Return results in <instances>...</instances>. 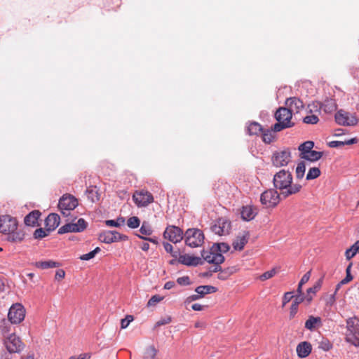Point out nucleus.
Masks as SVG:
<instances>
[{
    "label": "nucleus",
    "instance_id": "1",
    "mask_svg": "<svg viewBox=\"0 0 359 359\" xmlns=\"http://www.w3.org/2000/svg\"><path fill=\"white\" fill-rule=\"evenodd\" d=\"M273 186L280 191L284 198H287L300 192L302 186L299 183H293L292 172L288 170L282 169L276 172L273 178Z\"/></svg>",
    "mask_w": 359,
    "mask_h": 359
},
{
    "label": "nucleus",
    "instance_id": "2",
    "mask_svg": "<svg viewBox=\"0 0 359 359\" xmlns=\"http://www.w3.org/2000/svg\"><path fill=\"white\" fill-rule=\"evenodd\" d=\"M0 233L6 236L11 243H21L25 237V231L19 228L16 218L8 215L0 216Z\"/></svg>",
    "mask_w": 359,
    "mask_h": 359
},
{
    "label": "nucleus",
    "instance_id": "3",
    "mask_svg": "<svg viewBox=\"0 0 359 359\" xmlns=\"http://www.w3.org/2000/svg\"><path fill=\"white\" fill-rule=\"evenodd\" d=\"M292 113L287 107H280L275 113V118L278 123L272 128L273 132H279L283 129L291 128L294 123L291 121Z\"/></svg>",
    "mask_w": 359,
    "mask_h": 359
},
{
    "label": "nucleus",
    "instance_id": "4",
    "mask_svg": "<svg viewBox=\"0 0 359 359\" xmlns=\"http://www.w3.org/2000/svg\"><path fill=\"white\" fill-rule=\"evenodd\" d=\"M204 234L198 229H189L184 233L186 245L191 248H198L202 245L204 242Z\"/></svg>",
    "mask_w": 359,
    "mask_h": 359
},
{
    "label": "nucleus",
    "instance_id": "5",
    "mask_svg": "<svg viewBox=\"0 0 359 359\" xmlns=\"http://www.w3.org/2000/svg\"><path fill=\"white\" fill-rule=\"evenodd\" d=\"M133 201L138 208H145L154 201V198L148 190L142 189L134 191Z\"/></svg>",
    "mask_w": 359,
    "mask_h": 359
},
{
    "label": "nucleus",
    "instance_id": "6",
    "mask_svg": "<svg viewBox=\"0 0 359 359\" xmlns=\"http://www.w3.org/2000/svg\"><path fill=\"white\" fill-rule=\"evenodd\" d=\"M78 205V200L71 194H64L59 201L58 208L65 217L70 215V212Z\"/></svg>",
    "mask_w": 359,
    "mask_h": 359
},
{
    "label": "nucleus",
    "instance_id": "7",
    "mask_svg": "<svg viewBox=\"0 0 359 359\" xmlns=\"http://www.w3.org/2000/svg\"><path fill=\"white\" fill-rule=\"evenodd\" d=\"M260 201L266 208L276 207L280 202V194L276 189H268L261 194Z\"/></svg>",
    "mask_w": 359,
    "mask_h": 359
},
{
    "label": "nucleus",
    "instance_id": "8",
    "mask_svg": "<svg viewBox=\"0 0 359 359\" xmlns=\"http://www.w3.org/2000/svg\"><path fill=\"white\" fill-rule=\"evenodd\" d=\"M25 316V309L20 304H13L9 309L8 313V320L12 324L21 323Z\"/></svg>",
    "mask_w": 359,
    "mask_h": 359
},
{
    "label": "nucleus",
    "instance_id": "9",
    "mask_svg": "<svg viewBox=\"0 0 359 359\" xmlns=\"http://www.w3.org/2000/svg\"><path fill=\"white\" fill-rule=\"evenodd\" d=\"M271 161L276 167L286 166L291 161V153L289 150L276 151L272 156Z\"/></svg>",
    "mask_w": 359,
    "mask_h": 359
},
{
    "label": "nucleus",
    "instance_id": "10",
    "mask_svg": "<svg viewBox=\"0 0 359 359\" xmlns=\"http://www.w3.org/2000/svg\"><path fill=\"white\" fill-rule=\"evenodd\" d=\"M4 344L10 353H18L23 348V344L20 339L15 334H11L4 339Z\"/></svg>",
    "mask_w": 359,
    "mask_h": 359
},
{
    "label": "nucleus",
    "instance_id": "11",
    "mask_svg": "<svg viewBox=\"0 0 359 359\" xmlns=\"http://www.w3.org/2000/svg\"><path fill=\"white\" fill-rule=\"evenodd\" d=\"M335 120L338 124L341 126H355L358 121L355 114L348 113L343 110L339 111L335 114Z\"/></svg>",
    "mask_w": 359,
    "mask_h": 359
},
{
    "label": "nucleus",
    "instance_id": "12",
    "mask_svg": "<svg viewBox=\"0 0 359 359\" xmlns=\"http://www.w3.org/2000/svg\"><path fill=\"white\" fill-rule=\"evenodd\" d=\"M86 222L83 218H81L76 223L70 222L61 226L58 229V233L62 234L69 232H81L86 229Z\"/></svg>",
    "mask_w": 359,
    "mask_h": 359
},
{
    "label": "nucleus",
    "instance_id": "13",
    "mask_svg": "<svg viewBox=\"0 0 359 359\" xmlns=\"http://www.w3.org/2000/svg\"><path fill=\"white\" fill-rule=\"evenodd\" d=\"M163 236L170 242L177 243L183 239V231L176 226H168L163 233Z\"/></svg>",
    "mask_w": 359,
    "mask_h": 359
},
{
    "label": "nucleus",
    "instance_id": "14",
    "mask_svg": "<svg viewBox=\"0 0 359 359\" xmlns=\"http://www.w3.org/2000/svg\"><path fill=\"white\" fill-rule=\"evenodd\" d=\"M231 222L226 218H219L211 227L212 231L219 236L227 235L231 231Z\"/></svg>",
    "mask_w": 359,
    "mask_h": 359
},
{
    "label": "nucleus",
    "instance_id": "15",
    "mask_svg": "<svg viewBox=\"0 0 359 359\" xmlns=\"http://www.w3.org/2000/svg\"><path fill=\"white\" fill-rule=\"evenodd\" d=\"M203 259L210 264H222L224 262V257L222 254L213 250V248L208 251L203 250L201 252Z\"/></svg>",
    "mask_w": 359,
    "mask_h": 359
},
{
    "label": "nucleus",
    "instance_id": "16",
    "mask_svg": "<svg viewBox=\"0 0 359 359\" xmlns=\"http://www.w3.org/2000/svg\"><path fill=\"white\" fill-rule=\"evenodd\" d=\"M285 104L292 114L299 113L304 107L302 100L296 97L287 98Z\"/></svg>",
    "mask_w": 359,
    "mask_h": 359
},
{
    "label": "nucleus",
    "instance_id": "17",
    "mask_svg": "<svg viewBox=\"0 0 359 359\" xmlns=\"http://www.w3.org/2000/svg\"><path fill=\"white\" fill-rule=\"evenodd\" d=\"M250 233L248 231H244L240 233L232 243L233 249L241 251L248 243Z\"/></svg>",
    "mask_w": 359,
    "mask_h": 359
},
{
    "label": "nucleus",
    "instance_id": "18",
    "mask_svg": "<svg viewBox=\"0 0 359 359\" xmlns=\"http://www.w3.org/2000/svg\"><path fill=\"white\" fill-rule=\"evenodd\" d=\"M121 239V234L117 231H107L100 233L99 240L104 243H111Z\"/></svg>",
    "mask_w": 359,
    "mask_h": 359
},
{
    "label": "nucleus",
    "instance_id": "19",
    "mask_svg": "<svg viewBox=\"0 0 359 359\" xmlns=\"http://www.w3.org/2000/svg\"><path fill=\"white\" fill-rule=\"evenodd\" d=\"M178 262L187 266H198L203 264V261L200 257L191 256L189 255H180Z\"/></svg>",
    "mask_w": 359,
    "mask_h": 359
},
{
    "label": "nucleus",
    "instance_id": "20",
    "mask_svg": "<svg viewBox=\"0 0 359 359\" xmlns=\"http://www.w3.org/2000/svg\"><path fill=\"white\" fill-rule=\"evenodd\" d=\"M60 216L57 214H50L45 220L46 231L50 232L55 230L60 224Z\"/></svg>",
    "mask_w": 359,
    "mask_h": 359
},
{
    "label": "nucleus",
    "instance_id": "21",
    "mask_svg": "<svg viewBox=\"0 0 359 359\" xmlns=\"http://www.w3.org/2000/svg\"><path fill=\"white\" fill-rule=\"evenodd\" d=\"M296 351L299 358H306L311 353L312 346L308 341H302L297 345Z\"/></svg>",
    "mask_w": 359,
    "mask_h": 359
},
{
    "label": "nucleus",
    "instance_id": "22",
    "mask_svg": "<svg viewBox=\"0 0 359 359\" xmlns=\"http://www.w3.org/2000/svg\"><path fill=\"white\" fill-rule=\"evenodd\" d=\"M257 214V212L256 208L250 205L243 206L241 212V217L245 221H250L253 219Z\"/></svg>",
    "mask_w": 359,
    "mask_h": 359
},
{
    "label": "nucleus",
    "instance_id": "23",
    "mask_svg": "<svg viewBox=\"0 0 359 359\" xmlns=\"http://www.w3.org/2000/svg\"><path fill=\"white\" fill-rule=\"evenodd\" d=\"M40 216L41 212L39 210H33L25 217L24 222L27 226H34L37 225Z\"/></svg>",
    "mask_w": 359,
    "mask_h": 359
},
{
    "label": "nucleus",
    "instance_id": "24",
    "mask_svg": "<svg viewBox=\"0 0 359 359\" xmlns=\"http://www.w3.org/2000/svg\"><path fill=\"white\" fill-rule=\"evenodd\" d=\"M322 326V320L320 317H315L313 316H309V318L305 322V328L312 331L316 328Z\"/></svg>",
    "mask_w": 359,
    "mask_h": 359
},
{
    "label": "nucleus",
    "instance_id": "25",
    "mask_svg": "<svg viewBox=\"0 0 359 359\" xmlns=\"http://www.w3.org/2000/svg\"><path fill=\"white\" fill-rule=\"evenodd\" d=\"M347 329L351 334L359 335V318H350L346 321Z\"/></svg>",
    "mask_w": 359,
    "mask_h": 359
},
{
    "label": "nucleus",
    "instance_id": "26",
    "mask_svg": "<svg viewBox=\"0 0 359 359\" xmlns=\"http://www.w3.org/2000/svg\"><path fill=\"white\" fill-rule=\"evenodd\" d=\"M217 291V288L211 286V285H201L196 288L195 292L199 295L201 297H203L205 294L213 293Z\"/></svg>",
    "mask_w": 359,
    "mask_h": 359
},
{
    "label": "nucleus",
    "instance_id": "27",
    "mask_svg": "<svg viewBox=\"0 0 359 359\" xmlns=\"http://www.w3.org/2000/svg\"><path fill=\"white\" fill-rule=\"evenodd\" d=\"M35 266L37 268L41 269H46L49 268H55L60 266V263L54 262L53 260H47V261H41V262H37L35 264Z\"/></svg>",
    "mask_w": 359,
    "mask_h": 359
},
{
    "label": "nucleus",
    "instance_id": "28",
    "mask_svg": "<svg viewBox=\"0 0 359 359\" xmlns=\"http://www.w3.org/2000/svg\"><path fill=\"white\" fill-rule=\"evenodd\" d=\"M323 156V152L311 150L304 156H301V158L314 162L319 160Z\"/></svg>",
    "mask_w": 359,
    "mask_h": 359
},
{
    "label": "nucleus",
    "instance_id": "29",
    "mask_svg": "<svg viewBox=\"0 0 359 359\" xmlns=\"http://www.w3.org/2000/svg\"><path fill=\"white\" fill-rule=\"evenodd\" d=\"M262 130V127L257 122L250 123L248 127V131L250 135H258L261 134Z\"/></svg>",
    "mask_w": 359,
    "mask_h": 359
},
{
    "label": "nucleus",
    "instance_id": "30",
    "mask_svg": "<svg viewBox=\"0 0 359 359\" xmlns=\"http://www.w3.org/2000/svg\"><path fill=\"white\" fill-rule=\"evenodd\" d=\"M314 147V142L312 141H306L299 146V151H300V156H304L308 152L312 150Z\"/></svg>",
    "mask_w": 359,
    "mask_h": 359
},
{
    "label": "nucleus",
    "instance_id": "31",
    "mask_svg": "<svg viewBox=\"0 0 359 359\" xmlns=\"http://www.w3.org/2000/svg\"><path fill=\"white\" fill-rule=\"evenodd\" d=\"M235 272H236V269L234 267L226 268L223 270L221 269V271H219V273L217 276V278L219 280H224L228 279L229 277H230V276L232 275Z\"/></svg>",
    "mask_w": 359,
    "mask_h": 359
},
{
    "label": "nucleus",
    "instance_id": "32",
    "mask_svg": "<svg viewBox=\"0 0 359 359\" xmlns=\"http://www.w3.org/2000/svg\"><path fill=\"white\" fill-rule=\"evenodd\" d=\"M88 198L92 202H96L100 200V194L96 187L88 188L86 190Z\"/></svg>",
    "mask_w": 359,
    "mask_h": 359
},
{
    "label": "nucleus",
    "instance_id": "33",
    "mask_svg": "<svg viewBox=\"0 0 359 359\" xmlns=\"http://www.w3.org/2000/svg\"><path fill=\"white\" fill-rule=\"evenodd\" d=\"M156 354L157 350L154 346H150L146 349L143 359H157Z\"/></svg>",
    "mask_w": 359,
    "mask_h": 359
},
{
    "label": "nucleus",
    "instance_id": "34",
    "mask_svg": "<svg viewBox=\"0 0 359 359\" xmlns=\"http://www.w3.org/2000/svg\"><path fill=\"white\" fill-rule=\"evenodd\" d=\"M306 171V165L304 162H299L297 164V166L296 168V179L297 180H302L305 174Z\"/></svg>",
    "mask_w": 359,
    "mask_h": 359
},
{
    "label": "nucleus",
    "instance_id": "35",
    "mask_svg": "<svg viewBox=\"0 0 359 359\" xmlns=\"http://www.w3.org/2000/svg\"><path fill=\"white\" fill-rule=\"evenodd\" d=\"M212 248L213 250L221 254L228 252L230 249L229 245L225 243H215L212 245Z\"/></svg>",
    "mask_w": 359,
    "mask_h": 359
},
{
    "label": "nucleus",
    "instance_id": "36",
    "mask_svg": "<svg viewBox=\"0 0 359 359\" xmlns=\"http://www.w3.org/2000/svg\"><path fill=\"white\" fill-rule=\"evenodd\" d=\"M320 175V170L317 167H313L309 169L306 179V180H311L318 177Z\"/></svg>",
    "mask_w": 359,
    "mask_h": 359
},
{
    "label": "nucleus",
    "instance_id": "37",
    "mask_svg": "<svg viewBox=\"0 0 359 359\" xmlns=\"http://www.w3.org/2000/svg\"><path fill=\"white\" fill-rule=\"evenodd\" d=\"M261 133L262 134V139L264 142L269 144L273 141L274 135L273 133L271 130H263Z\"/></svg>",
    "mask_w": 359,
    "mask_h": 359
},
{
    "label": "nucleus",
    "instance_id": "38",
    "mask_svg": "<svg viewBox=\"0 0 359 359\" xmlns=\"http://www.w3.org/2000/svg\"><path fill=\"white\" fill-rule=\"evenodd\" d=\"M303 121L306 124H316L319 121V118L317 114H309L304 118Z\"/></svg>",
    "mask_w": 359,
    "mask_h": 359
},
{
    "label": "nucleus",
    "instance_id": "39",
    "mask_svg": "<svg viewBox=\"0 0 359 359\" xmlns=\"http://www.w3.org/2000/svg\"><path fill=\"white\" fill-rule=\"evenodd\" d=\"M140 224V220L137 217H131L127 221V225L131 229L137 228Z\"/></svg>",
    "mask_w": 359,
    "mask_h": 359
},
{
    "label": "nucleus",
    "instance_id": "40",
    "mask_svg": "<svg viewBox=\"0 0 359 359\" xmlns=\"http://www.w3.org/2000/svg\"><path fill=\"white\" fill-rule=\"evenodd\" d=\"M100 251V248L99 247H97L93 251L80 256L79 259L81 260H90L93 259L95 256V255L97 254Z\"/></svg>",
    "mask_w": 359,
    "mask_h": 359
},
{
    "label": "nucleus",
    "instance_id": "41",
    "mask_svg": "<svg viewBox=\"0 0 359 359\" xmlns=\"http://www.w3.org/2000/svg\"><path fill=\"white\" fill-rule=\"evenodd\" d=\"M318 348L325 351H327L332 348V344L327 339H323L319 342Z\"/></svg>",
    "mask_w": 359,
    "mask_h": 359
},
{
    "label": "nucleus",
    "instance_id": "42",
    "mask_svg": "<svg viewBox=\"0 0 359 359\" xmlns=\"http://www.w3.org/2000/svg\"><path fill=\"white\" fill-rule=\"evenodd\" d=\"M163 299V297H161L158 294L153 295L147 302V306H155L158 303L161 302Z\"/></svg>",
    "mask_w": 359,
    "mask_h": 359
},
{
    "label": "nucleus",
    "instance_id": "43",
    "mask_svg": "<svg viewBox=\"0 0 359 359\" xmlns=\"http://www.w3.org/2000/svg\"><path fill=\"white\" fill-rule=\"evenodd\" d=\"M49 233L50 232L46 231V228H45V229L39 228L35 230L34 233V238L36 239H41L47 236Z\"/></svg>",
    "mask_w": 359,
    "mask_h": 359
},
{
    "label": "nucleus",
    "instance_id": "44",
    "mask_svg": "<svg viewBox=\"0 0 359 359\" xmlns=\"http://www.w3.org/2000/svg\"><path fill=\"white\" fill-rule=\"evenodd\" d=\"M277 273V271L275 268L264 272L259 277L260 280L264 281L273 277Z\"/></svg>",
    "mask_w": 359,
    "mask_h": 359
},
{
    "label": "nucleus",
    "instance_id": "45",
    "mask_svg": "<svg viewBox=\"0 0 359 359\" xmlns=\"http://www.w3.org/2000/svg\"><path fill=\"white\" fill-rule=\"evenodd\" d=\"M356 334H347L346 341L355 346H359V338L355 336Z\"/></svg>",
    "mask_w": 359,
    "mask_h": 359
},
{
    "label": "nucleus",
    "instance_id": "46",
    "mask_svg": "<svg viewBox=\"0 0 359 359\" xmlns=\"http://www.w3.org/2000/svg\"><path fill=\"white\" fill-rule=\"evenodd\" d=\"M10 325H8V322L5 319H3L0 322V329L4 336L10 332Z\"/></svg>",
    "mask_w": 359,
    "mask_h": 359
},
{
    "label": "nucleus",
    "instance_id": "47",
    "mask_svg": "<svg viewBox=\"0 0 359 359\" xmlns=\"http://www.w3.org/2000/svg\"><path fill=\"white\" fill-rule=\"evenodd\" d=\"M322 282H323V280L322 278L319 279L315 284L313 287L309 288L307 290V293L308 294H310V293H313L315 294L316 292H317L320 288L321 287V285H322Z\"/></svg>",
    "mask_w": 359,
    "mask_h": 359
},
{
    "label": "nucleus",
    "instance_id": "48",
    "mask_svg": "<svg viewBox=\"0 0 359 359\" xmlns=\"http://www.w3.org/2000/svg\"><path fill=\"white\" fill-rule=\"evenodd\" d=\"M163 247H164L165 250L167 252L170 253L173 257H175V258L177 257L178 252L177 251H173V247L170 243H163Z\"/></svg>",
    "mask_w": 359,
    "mask_h": 359
},
{
    "label": "nucleus",
    "instance_id": "49",
    "mask_svg": "<svg viewBox=\"0 0 359 359\" xmlns=\"http://www.w3.org/2000/svg\"><path fill=\"white\" fill-rule=\"evenodd\" d=\"M355 243L349 248L346 250L345 255L347 259H351L357 253V249H355Z\"/></svg>",
    "mask_w": 359,
    "mask_h": 359
},
{
    "label": "nucleus",
    "instance_id": "50",
    "mask_svg": "<svg viewBox=\"0 0 359 359\" xmlns=\"http://www.w3.org/2000/svg\"><path fill=\"white\" fill-rule=\"evenodd\" d=\"M133 320V316L131 315H128L125 318L122 319L121 321V327L122 329L126 328L130 322Z\"/></svg>",
    "mask_w": 359,
    "mask_h": 359
},
{
    "label": "nucleus",
    "instance_id": "51",
    "mask_svg": "<svg viewBox=\"0 0 359 359\" xmlns=\"http://www.w3.org/2000/svg\"><path fill=\"white\" fill-rule=\"evenodd\" d=\"M140 232L146 236H150L152 233V230L149 225H146L145 222H144L140 229Z\"/></svg>",
    "mask_w": 359,
    "mask_h": 359
},
{
    "label": "nucleus",
    "instance_id": "52",
    "mask_svg": "<svg viewBox=\"0 0 359 359\" xmlns=\"http://www.w3.org/2000/svg\"><path fill=\"white\" fill-rule=\"evenodd\" d=\"M177 283L180 285H188L190 284V279L189 276H182L177 279Z\"/></svg>",
    "mask_w": 359,
    "mask_h": 359
},
{
    "label": "nucleus",
    "instance_id": "53",
    "mask_svg": "<svg viewBox=\"0 0 359 359\" xmlns=\"http://www.w3.org/2000/svg\"><path fill=\"white\" fill-rule=\"evenodd\" d=\"M294 296L292 295V292H287L284 294L283 299V306H284L287 303H288Z\"/></svg>",
    "mask_w": 359,
    "mask_h": 359
},
{
    "label": "nucleus",
    "instance_id": "54",
    "mask_svg": "<svg viewBox=\"0 0 359 359\" xmlns=\"http://www.w3.org/2000/svg\"><path fill=\"white\" fill-rule=\"evenodd\" d=\"M201 295H199V294L196 293L195 294H192V295H190L189 297H188L186 300H185V304H189L194 301H196V300H198L199 299H201Z\"/></svg>",
    "mask_w": 359,
    "mask_h": 359
},
{
    "label": "nucleus",
    "instance_id": "55",
    "mask_svg": "<svg viewBox=\"0 0 359 359\" xmlns=\"http://www.w3.org/2000/svg\"><path fill=\"white\" fill-rule=\"evenodd\" d=\"M310 276H311V271H309L302 276V279L300 280V281H299L300 286H303V285L309 281Z\"/></svg>",
    "mask_w": 359,
    "mask_h": 359
},
{
    "label": "nucleus",
    "instance_id": "56",
    "mask_svg": "<svg viewBox=\"0 0 359 359\" xmlns=\"http://www.w3.org/2000/svg\"><path fill=\"white\" fill-rule=\"evenodd\" d=\"M328 146L331 148H336L344 146V141H331L328 143Z\"/></svg>",
    "mask_w": 359,
    "mask_h": 359
},
{
    "label": "nucleus",
    "instance_id": "57",
    "mask_svg": "<svg viewBox=\"0 0 359 359\" xmlns=\"http://www.w3.org/2000/svg\"><path fill=\"white\" fill-rule=\"evenodd\" d=\"M298 311V306L294 304H292L290 311V318H293L294 316L297 314Z\"/></svg>",
    "mask_w": 359,
    "mask_h": 359
},
{
    "label": "nucleus",
    "instance_id": "58",
    "mask_svg": "<svg viewBox=\"0 0 359 359\" xmlns=\"http://www.w3.org/2000/svg\"><path fill=\"white\" fill-rule=\"evenodd\" d=\"M172 319H171V317H167L166 318H164V319H162V320H158L157 323H156V325L158 326H161V325H166V324H168L171 322Z\"/></svg>",
    "mask_w": 359,
    "mask_h": 359
},
{
    "label": "nucleus",
    "instance_id": "59",
    "mask_svg": "<svg viewBox=\"0 0 359 359\" xmlns=\"http://www.w3.org/2000/svg\"><path fill=\"white\" fill-rule=\"evenodd\" d=\"M304 298L302 296V294H297L294 297V300L292 304L299 306V304L302 303L304 301Z\"/></svg>",
    "mask_w": 359,
    "mask_h": 359
},
{
    "label": "nucleus",
    "instance_id": "60",
    "mask_svg": "<svg viewBox=\"0 0 359 359\" xmlns=\"http://www.w3.org/2000/svg\"><path fill=\"white\" fill-rule=\"evenodd\" d=\"M65 272L62 269L57 270L55 273V279H62L65 278Z\"/></svg>",
    "mask_w": 359,
    "mask_h": 359
},
{
    "label": "nucleus",
    "instance_id": "61",
    "mask_svg": "<svg viewBox=\"0 0 359 359\" xmlns=\"http://www.w3.org/2000/svg\"><path fill=\"white\" fill-rule=\"evenodd\" d=\"M118 220L119 219H118L117 221L112 220V219L107 220L105 222V223L109 226H120V223L118 222Z\"/></svg>",
    "mask_w": 359,
    "mask_h": 359
},
{
    "label": "nucleus",
    "instance_id": "62",
    "mask_svg": "<svg viewBox=\"0 0 359 359\" xmlns=\"http://www.w3.org/2000/svg\"><path fill=\"white\" fill-rule=\"evenodd\" d=\"M215 264V266H213V268L210 269V272H211V273L219 272L222 269V267L220 266L221 264Z\"/></svg>",
    "mask_w": 359,
    "mask_h": 359
},
{
    "label": "nucleus",
    "instance_id": "63",
    "mask_svg": "<svg viewBox=\"0 0 359 359\" xmlns=\"http://www.w3.org/2000/svg\"><path fill=\"white\" fill-rule=\"evenodd\" d=\"M205 306H203L200 304H194L191 306V309L194 311H202L204 309Z\"/></svg>",
    "mask_w": 359,
    "mask_h": 359
},
{
    "label": "nucleus",
    "instance_id": "64",
    "mask_svg": "<svg viewBox=\"0 0 359 359\" xmlns=\"http://www.w3.org/2000/svg\"><path fill=\"white\" fill-rule=\"evenodd\" d=\"M89 358L87 354H80L78 357L72 356L68 359H88Z\"/></svg>",
    "mask_w": 359,
    "mask_h": 359
}]
</instances>
